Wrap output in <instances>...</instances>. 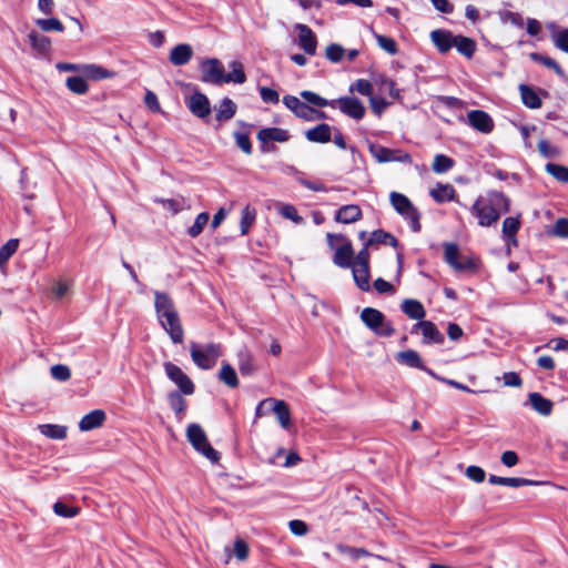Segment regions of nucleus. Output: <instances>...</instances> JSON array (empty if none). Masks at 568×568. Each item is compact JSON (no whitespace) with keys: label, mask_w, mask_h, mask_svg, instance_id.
Returning a JSON list of instances; mask_svg holds the SVG:
<instances>
[{"label":"nucleus","mask_w":568,"mask_h":568,"mask_svg":"<svg viewBox=\"0 0 568 568\" xmlns=\"http://www.w3.org/2000/svg\"><path fill=\"white\" fill-rule=\"evenodd\" d=\"M510 210V200L499 191H488L476 199L470 213L477 219L478 225L489 227L498 222L503 213Z\"/></svg>","instance_id":"1"},{"label":"nucleus","mask_w":568,"mask_h":568,"mask_svg":"<svg viewBox=\"0 0 568 568\" xmlns=\"http://www.w3.org/2000/svg\"><path fill=\"white\" fill-rule=\"evenodd\" d=\"M154 308L160 326L169 334L174 344L184 339V329L172 297L164 292L154 291Z\"/></svg>","instance_id":"2"},{"label":"nucleus","mask_w":568,"mask_h":568,"mask_svg":"<svg viewBox=\"0 0 568 568\" xmlns=\"http://www.w3.org/2000/svg\"><path fill=\"white\" fill-rule=\"evenodd\" d=\"M229 68L231 72L225 73L224 65L219 59H206L201 63V80L215 85L224 83L243 84L246 81L244 68L240 61H231Z\"/></svg>","instance_id":"3"},{"label":"nucleus","mask_w":568,"mask_h":568,"mask_svg":"<svg viewBox=\"0 0 568 568\" xmlns=\"http://www.w3.org/2000/svg\"><path fill=\"white\" fill-rule=\"evenodd\" d=\"M222 347L216 343L197 344L195 342L190 343V355L195 364L201 369H212L219 358L222 356Z\"/></svg>","instance_id":"4"},{"label":"nucleus","mask_w":568,"mask_h":568,"mask_svg":"<svg viewBox=\"0 0 568 568\" xmlns=\"http://www.w3.org/2000/svg\"><path fill=\"white\" fill-rule=\"evenodd\" d=\"M186 437L192 447L212 463H217L220 454L211 446L204 429L199 424H190Z\"/></svg>","instance_id":"5"},{"label":"nucleus","mask_w":568,"mask_h":568,"mask_svg":"<svg viewBox=\"0 0 568 568\" xmlns=\"http://www.w3.org/2000/svg\"><path fill=\"white\" fill-rule=\"evenodd\" d=\"M389 201L394 210L402 215L406 221L409 222L410 227L414 232L420 231V215L418 210L412 203V201L404 194L398 192H390Z\"/></svg>","instance_id":"6"},{"label":"nucleus","mask_w":568,"mask_h":568,"mask_svg":"<svg viewBox=\"0 0 568 568\" xmlns=\"http://www.w3.org/2000/svg\"><path fill=\"white\" fill-rule=\"evenodd\" d=\"M444 260L456 272H474L477 270V260L473 256H463L455 243L444 244Z\"/></svg>","instance_id":"7"},{"label":"nucleus","mask_w":568,"mask_h":568,"mask_svg":"<svg viewBox=\"0 0 568 568\" xmlns=\"http://www.w3.org/2000/svg\"><path fill=\"white\" fill-rule=\"evenodd\" d=\"M361 320L375 334L381 336H392L394 328L386 322L385 315L373 307H365L361 313Z\"/></svg>","instance_id":"8"},{"label":"nucleus","mask_w":568,"mask_h":568,"mask_svg":"<svg viewBox=\"0 0 568 568\" xmlns=\"http://www.w3.org/2000/svg\"><path fill=\"white\" fill-rule=\"evenodd\" d=\"M356 285L362 291L369 290V253L366 247L361 250L351 265Z\"/></svg>","instance_id":"9"},{"label":"nucleus","mask_w":568,"mask_h":568,"mask_svg":"<svg viewBox=\"0 0 568 568\" xmlns=\"http://www.w3.org/2000/svg\"><path fill=\"white\" fill-rule=\"evenodd\" d=\"M326 239H327V243L331 247H334L335 240L343 242V244L335 250L333 261L339 267H344V268L351 267V265L354 262L353 261L354 250H353L352 243L347 239H345V236L342 234L327 233Z\"/></svg>","instance_id":"10"},{"label":"nucleus","mask_w":568,"mask_h":568,"mask_svg":"<svg viewBox=\"0 0 568 568\" xmlns=\"http://www.w3.org/2000/svg\"><path fill=\"white\" fill-rule=\"evenodd\" d=\"M163 367L168 378L179 387L182 394L192 395L194 393V383L178 365L172 362H165Z\"/></svg>","instance_id":"11"},{"label":"nucleus","mask_w":568,"mask_h":568,"mask_svg":"<svg viewBox=\"0 0 568 568\" xmlns=\"http://www.w3.org/2000/svg\"><path fill=\"white\" fill-rule=\"evenodd\" d=\"M371 153L379 163L402 162L412 163V156L400 150H392L382 145H371Z\"/></svg>","instance_id":"12"},{"label":"nucleus","mask_w":568,"mask_h":568,"mask_svg":"<svg viewBox=\"0 0 568 568\" xmlns=\"http://www.w3.org/2000/svg\"><path fill=\"white\" fill-rule=\"evenodd\" d=\"M417 331L422 332L423 344H442L444 343V335L439 332L436 325L429 321H420L413 326L412 333Z\"/></svg>","instance_id":"13"},{"label":"nucleus","mask_w":568,"mask_h":568,"mask_svg":"<svg viewBox=\"0 0 568 568\" xmlns=\"http://www.w3.org/2000/svg\"><path fill=\"white\" fill-rule=\"evenodd\" d=\"M335 101L338 109L349 118L361 120L365 114L363 103L356 98H341Z\"/></svg>","instance_id":"14"},{"label":"nucleus","mask_w":568,"mask_h":568,"mask_svg":"<svg viewBox=\"0 0 568 568\" xmlns=\"http://www.w3.org/2000/svg\"><path fill=\"white\" fill-rule=\"evenodd\" d=\"M468 123L481 133H489L494 128L493 119L481 110H473L467 114Z\"/></svg>","instance_id":"15"},{"label":"nucleus","mask_w":568,"mask_h":568,"mask_svg":"<svg viewBox=\"0 0 568 568\" xmlns=\"http://www.w3.org/2000/svg\"><path fill=\"white\" fill-rule=\"evenodd\" d=\"M283 103L296 116H298L305 121H312L313 108L310 106L308 104L302 102L298 98H296L294 95H285L283 98Z\"/></svg>","instance_id":"16"},{"label":"nucleus","mask_w":568,"mask_h":568,"mask_svg":"<svg viewBox=\"0 0 568 568\" xmlns=\"http://www.w3.org/2000/svg\"><path fill=\"white\" fill-rule=\"evenodd\" d=\"M190 111L197 118H205L211 113V105L207 97L201 92H195L189 100Z\"/></svg>","instance_id":"17"},{"label":"nucleus","mask_w":568,"mask_h":568,"mask_svg":"<svg viewBox=\"0 0 568 568\" xmlns=\"http://www.w3.org/2000/svg\"><path fill=\"white\" fill-rule=\"evenodd\" d=\"M396 361L403 365L408 366V367H414V368L425 371L433 377H437L433 371H430L424 366L422 358L416 351L407 349V351L399 352L396 355Z\"/></svg>","instance_id":"18"},{"label":"nucleus","mask_w":568,"mask_h":568,"mask_svg":"<svg viewBox=\"0 0 568 568\" xmlns=\"http://www.w3.org/2000/svg\"><path fill=\"white\" fill-rule=\"evenodd\" d=\"M521 222L520 219L517 216H509L506 217L503 222V239L506 241L507 245L510 246H517V239L516 234L518 233L520 229Z\"/></svg>","instance_id":"19"},{"label":"nucleus","mask_w":568,"mask_h":568,"mask_svg":"<svg viewBox=\"0 0 568 568\" xmlns=\"http://www.w3.org/2000/svg\"><path fill=\"white\" fill-rule=\"evenodd\" d=\"M105 418V413L102 409H94L81 418L79 429L81 432H89L99 428L103 425Z\"/></svg>","instance_id":"20"},{"label":"nucleus","mask_w":568,"mask_h":568,"mask_svg":"<svg viewBox=\"0 0 568 568\" xmlns=\"http://www.w3.org/2000/svg\"><path fill=\"white\" fill-rule=\"evenodd\" d=\"M528 402L531 408L542 416H549L552 412V402L544 397L540 393H530L528 395Z\"/></svg>","instance_id":"21"},{"label":"nucleus","mask_w":568,"mask_h":568,"mask_svg":"<svg viewBox=\"0 0 568 568\" xmlns=\"http://www.w3.org/2000/svg\"><path fill=\"white\" fill-rule=\"evenodd\" d=\"M362 210L356 204H348L339 207L335 214V221L344 224L354 223L362 219Z\"/></svg>","instance_id":"22"},{"label":"nucleus","mask_w":568,"mask_h":568,"mask_svg":"<svg viewBox=\"0 0 568 568\" xmlns=\"http://www.w3.org/2000/svg\"><path fill=\"white\" fill-rule=\"evenodd\" d=\"M305 136L311 142L327 143L332 139V128L326 123H322L307 130Z\"/></svg>","instance_id":"23"},{"label":"nucleus","mask_w":568,"mask_h":568,"mask_svg":"<svg viewBox=\"0 0 568 568\" xmlns=\"http://www.w3.org/2000/svg\"><path fill=\"white\" fill-rule=\"evenodd\" d=\"M257 139L263 143L270 141L286 142L290 139V133L281 128H265L258 131Z\"/></svg>","instance_id":"24"},{"label":"nucleus","mask_w":568,"mask_h":568,"mask_svg":"<svg viewBox=\"0 0 568 568\" xmlns=\"http://www.w3.org/2000/svg\"><path fill=\"white\" fill-rule=\"evenodd\" d=\"M193 50L191 45L181 43L171 50L170 61L174 65H184L191 60Z\"/></svg>","instance_id":"25"},{"label":"nucleus","mask_w":568,"mask_h":568,"mask_svg":"<svg viewBox=\"0 0 568 568\" xmlns=\"http://www.w3.org/2000/svg\"><path fill=\"white\" fill-rule=\"evenodd\" d=\"M430 196L437 203H445L454 201L456 196V190L450 184L437 183L429 192Z\"/></svg>","instance_id":"26"},{"label":"nucleus","mask_w":568,"mask_h":568,"mask_svg":"<svg viewBox=\"0 0 568 568\" xmlns=\"http://www.w3.org/2000/svg\"><path fill=\"white\" fill-rule=\"evenodd\" d=\"M402 311L412 320L422 321L425 315L426 311L423 306V304L413 298H407L402 303Z\"/></svg>","instance_id":"27"},{"label":"nucleus","mask_w":568,"mask_h":568,"mask_svg":"<svg viewBox=\"0 0 568 568\" xmlns=\"http://www.w3.org/2000/svg\"><path fill=\"white\" fill-rule=\"evenodd\" d=\"M488 481L491 485H500V486H507L513 488L518 487H525L534 485L535 481L526 478H518V477H500L496 475H490Z\"/></svg>","instance_id":"28"},{"label":"nucleus","mask_w":568,"mask_h":568,"mask_svg":"<svg viewBox=\"0 0 568 568\" xmlns=\"http://www.w3.org/2000/svg\"><path fill=\"white\" fill-rule=\"evenodd\" d=\"M374 244H389L393 247L398 246V241L390 233L385 232L383 230L374 231L367 242L365 243V247L372 246Z\"/></svg>","instance_id":"29"},{"label":"nucleus","mask_w":568,"mask_h":568,"mask_svg":"<svg viewBox=\"0 0 568 568\" xmlns=\"http://www.w3.org/2000/svg\"><path fill=\"white\" fill-rule=\"evenodd\" d=\"M270 404L281 426L287 428L291 422V413L285 402L270 398Z\"/></svg>","instance_id":"30"},{"label":"nucleus","mask_w":568,"mask_h":568,"mask_svg":"<svg viewBox=\"0 0 568 568\" xmlns=\"http://www.w3.org/2000/svg\"><path fill=\"white\" fill-rule=\"evenodd\" d=\"M235 113L236 104L230 98H224L216 108V120L221 122L229 121Z\"/></svg>","instance_id":"31"},{"label":"nucleus","mask_w":568,"mask_h":568,"mask_svg":"<svg viewBox=\"0 0 568 568\" xmlns=\"http://www.w3.org/2000/svg\"><path fill=\"white\" fill-rule=\"evenodd\" d=\"M519 91L521 95L523 103L530 109H538L541 106L542 102L539 95L526 84L519 85Z\"/></svg>","instance_id":"32"},{"label":"nucleus","mask_w":568,"mask_h":568,"mask_svg":"<svg viewBox=\"0 0 568 568\" xmlns=\"http://www.w3.org/2000/svg\"><path fill=\"white\" fill-rule=\"evenodd\" d=\"M219 379L230 388H235L239 385L236 372L229 363L222 364L219 371Z\"/></svg>","instance_id":"33"},{"label":"nucleus","mask_w":568,"mask_h":568,"mask_svg":"<svg viewBox=\"0 0 568 568\" xmlns=\"http://www.w3.org/2000/svg\"><path fill=\"white\" fill-rule=\"evenodd\" d=\"M40 433L52 439H64L67 437V427L61 425H53V424H43L39 425Z\"/></svg>","instance_id":"34"},{"label":"nucleus","mask_w":568,"mask_h":568,"mask_svg":"<svg viewBox=\"0 0 568 568\" xmlns=\"http://www.w3.org/2000/svg\"><path fill=\"white\" fill-rule=\"evenodd\" d=\"M168 399H169L170 407L175 413V415L179 417V419H181L186 409L185 399L178 392H171L168 396Z\"/></svg>","instance_id":"35"},{"label":"nucleus","mask_w":568,"mask_h":568,"mask_svg":"<svg viewBox=\"0 0 568 568\" xmlns=\"http://www.w3.org/2000/svg\"><path fill=\"white\" fill-rule=\"evenodd\" d=\"M256 217V210L250 205H246L241 215V234L246 235L250 231V227L254 223Z\"/></svg>","instance_id":"36"},{"label":"nucleus","mask_w":568,"mask_h":568,"mask_svg":"<svg viewBox=\"0 0 568 568\" xmlns=\"http://www.w3.org/2000/svg\"><path fill=\"white\" fill-rule=\"evenodd\" d=\"M18 247L19 241L17 239H10L0 247V270L4 267L6 263L17 252Z\"/></svg>","instance_id":"37"},{"label":"nucleus","mask_w":568,"mask_h":568,"mask_svg":"<svg viewBox=\"0 0 568 568\" xmlns=\"http://www.w3.org/2000/svg\"><path fill=\"white\" fill-rule=\"evenodd\" d=\"M455 47L459 53L467 58H471L475 50L476 43L471 38H454Z\"/></svg>","instance_id":"38"},{"label":"nucleus","mask_w":568,"mask_h":568,"mask_svg":"<svg viewBox=\"0 0 568 568\" xmlns=\"http://www.w3.org/2000/svg\"><path fill=\"white\" fill-rule=\"evenodd\" d=\"M301 97L307 103L314 104V105L320 106V108H324V106L335 108L336 106V101H333V100L328 101V100L320 97L317 93L312 92V91H302L301 92Z\"/></svg>","instance_id":"39"},{"label":"nucleus","mask_w":568,"mask_h":568,"mask_svg":"<svg viewBox=\"0 0 568 568\" xmlns=\"http://www.w3.org/2000/svg\"><path fill=\"white\" fill-rule=\"evenodd\" d=\"M28 42L34 55H45L50 49L49 38H28Z\"/></svg>","instance_id":"40"},{"label":"nucleus","mask_w":568,"mask_h":568,"mask_svg":"<svg viewBox=\"0 0 568 568\" xmlns=\"http://www.w3.org/2000/svg\"><path fill=\"white\" fill-rule=\"evenodd\" d=\"M545 170L548 174L554 176L557 181L562 183H568V168L556 164V163H547Z\"/></svg>","instance_id":"41"},{"label":"nucleus","mask_w":568,"mask_h":568,"mask_svg":"<svg viewBox=\"0 0 568 568\" xmlns=\"http://www.w3.org/2000/svg\"><path fill=\"white\" fill-rule=\"evenodd\" d=\"M530 58L531 60L544 64L546 68L554 70L559 77H565L562 68L554 59L542 55L540 53H531Z\"/></svg>","instance_id":"42"},{"label":"nucleus","mask_w":568,"mask_h":568,"mask_svg":"<svg viewBox=\"0 0 568 568\" xmlns=\"http://www.w3.org/2000/svg\"><path fill=\"white\" fill-rule=\"evenodd\" d=\"M454 166V160L444 154H437L434 158L432 170L435 173H445Z\"/></svg>","instance_id":"43"},{"label":"nucleus","mask_w":568,"mask_h":568,"mask_svg":"<svg viewBox=\"0 0 568 568\" xmlns=\"http://www.w3.org/2000/svg\"><path fill=\"white\" fill-rule=\"evenodd\" d=\"M65 85L71 92L77 94H84L89 90L87 81L81 77H69Z\"/></svg>","instance_id":"44"},{"label":"nucleus","mask_w":568,"mask_h":568,"mask_svg":"<svg viewBox=\"0 0 568 568\" xmlns=\"http://www.w3.org/2000/svg\"><path fill=\"white\" fill-rule=\"evenodd\" d=\"M209 220H210V215H209V213H207V212H202V213H200V214L196 216V219H195V221H194L193 225L189 227V230H187V234H189L191 237H196V236H199V235L202 233V231H203L204 226L207 224Z\"/></svg>","instance_id":"45"},{"label":"nucleus","mask_w":568,"mask_h":568,"mask_svg":"<svg viewBox=\"0 0 568 568\" xmlns=\"http://www.w3.org/2000/svg\"><path fill=\"white\" fill-rule=\"evenodd\" d=\"M37 24L43 32H63L64 28L62 23L55 18L39 19Z\"/></svg>","instance_id":"46"},{"label":"nucleus","mask_w":568,"mask_h":568,"mask_svg":"<svg viewBox=\"0 0 568 568\" xmlns=\"http://www.w3.org/2000/svg\"><path fill=\"white\" fill-rule=\"evenodd\" d=\"M325 57L331 62L337 63L345 57V49L337 43H332L326 48Z\"/></svg>","instance_id":"47"},{"label":"nucleus","mask_w":568,"mask_h":568,"mask_svg":"<svg viewBox=\"0 0 568 568\" xmlns=\"http://www.w3.org/2000/svg\"><path fill=\"white\" fill-rule=\"evenodd\" d=\"M79 510L80 509L78 507H70L61 501H57L53 505V511L55 513V515L64 518H72L77 516L79 514Z\"/></svg>","instance_id":"48"},{"label":"nucleus","mask_w":568,"mask_h":568,"mask_svg":"<svg viewBox=\"0 0 568 568\" xmlns=\"http://www.w3.org/2000/svg\"><path fill=\"white\" fill-rule=\"evenodd\" d=\"M381 92L388 93L393 99H399V91L395 87V82L388 78L381 77L378 79Z\"/></svg>","instance_id":"49"},{"label":"nucleus","mask_w":568,"mask_h":568,"mask_svg":"<svg viewBox=\"0 0 568 568\" xmlns=\"http://www.w3.org/2000/svg\"><path fill=\"white\" fill-rule=\"evenodd\" d=\"M278 212L283 217L288 219L296 224L303 223V217L298 215L297 210L291 204H281Z\"/></svg>","instance_id":"50"},{"label":"nucleus","mask_w":568,"mask_h":568,"mask_svg":"<svg viewBox=\"0 0 568 568\" xmlns=\"http://www.w3.org/2000/svg\"><path fill=\"white\" fill-rule=\"evenodd\" d=\"M82 69L83 73L95 80L105 79L110 75V73L106 70L94 64L82 65Z\"/></svg>","instance_id":"51"},{"label":"nucleus","mask_w":568,"mask_h":568,"mask_svg":"<svg viewBox=\"0 0 568 568\" xmlns=\"http://www.w3.org/2000/svg\"><path fill=\"white\" fill-rule=\"evenodd\" d=\"M296 44L310 55H314L316 53V38H297Z\"/></svg>","instance_id":"52"},{"label":"nucleus","mask_w":568,"mask_h":568,"mask_svg":"<svg viewBox=\"0 0 568 568\" xmlns=\"http://www.w3.org/2000/svg\"><path fill=\"white\" fill-rule=\"evenodd\" d=\"M239 369L242 375H251L254 372L252 358L247 353L240 354Z\"/></svg>","instance_id":"53"},{"label":"nucleus","mask_w":568,"mask_h":568,"mask_svg":"<svg viewBox=\"0 0 568 568\" xmlns=\"http://www.w3.org/2000/svg\"><path fill=\"white\" fill-rule=\"evenodd\" d=\"M236 145L246 154L252 153V144L247 133L235 132L234 133Z\"/></svg>","instance_id":"54"},{"label":"nucleus","mask_w":568,"mask_h":568,"mask_svg":"<svg viewBox=\"0 0 568 568\" xmlns=\"http://www.w3.org/2000/svg\"><path fill=\"white\" fill-rule=\"evenodd\" d=\"M51 375L54 379L64 382L70 378L71 372L68 366L58 364L51 367Z\"/></svg>","instance_id":"55"},{"label":"nucleus","mask_w":568,"mask_h":568,"mask_svg":"<svg viewBox=\"0 0 568 568\" xmlns=\"http://www.w3.org/2000/svg\"><path fill=\"white\" fill-rule=\"evenodd\" d=\"M377 44L388 54L397 53V43L394 38H376Z\"/></svg>","instance_id":"56"},{"label":"nucleus","mask_w":568,"mask_h":568,"mask_svg":"<svg viewBox=\"0 0 568 568\" xmlns=\"http://www.w3.org/2000/svg\"><path fill=\"white\" fill-rule=\"evenodd\" d=\"M435 47L438 49L439 52L446 53L448 52L453 47H455V40L454 38H432Z\"/></svg>","instance_id":"57"},{"label":"nucleus","mask_w":568,"mask_h":568,"mask_svg":"<svg viewBox=\"0 0 568 568\" xmlns=\"http://www.w3.org/2000/svg\"><path fill=\"white\" fill-rule=\"evenodd\" d=\"M466 476L475 483H481L485 480V470L478 466H468L466 468Z\"/></svg>","instance_id":"58"},{"label":"nucleus","mask_w":568,"mask_h":568,"mask_svg":"<svg viewBox=\"0 0 568 568\" xmlns=\"http://www.w3.org/2000/svg\"><path fill=\"white\" fill-rule=\"evenodd\" d=\"M351 90H355L357 91L359 94L362 95H365V97H371L372 95V91H373V88H372V84L367 81V80H364V79H359L357 80L352 87H351Z\"/></svg>","instance_id":"59"},{"label":"nucleus","mask_w":568,"mask_h":568,"mask_svg":"<svg viewBox=\"0 0 568 568\" xmlns=\"http://www.w3.org/2000/svg\"><path fill=\"white\" fill-rule=\"evenodd\" d=\"M234 555L235 557L244 561L248 556V546L243 539H236L234 542Z\"/></svg>","instance_id":"60"},{"label":"nucleus","mask_w":568,"mask_h":568,"mask_svg":"<svg viewBox=\"0 0 568 568\" xmlns=\"http://www.w3.org/2000/svg\"><path fill=\"white\" fill-rule=\"evenodd\" d=\"M260 95L265 103H277L280 101L278 93L267 87L260 88Z\"/></svg>","instance_id":"61"},{"label":"nucleus","mask_w":568,"mask_h":568,"mask_svg":"<svg viewBox=\"0 0 568 568\" xmlns=\"http://www.w3.org/2000/svg\"><path fill=\"white\" fill-rule=\"evenodd\" d=\"M144 103L152 112H155V113L161 112V105H160L158 97L154 92L146 91L145 97H144Z\"/></svg>","instance_id":"62"},{"label":"nucleus","mask_w":568,"mask_h":568,"mask_svg":"<svg viewBox=\"0 0 568 568\" xmlns=\"http://www.w3.org/2000/svg\"><path fill=\"white\" fill-rule=\"evenodd\" d=\"M156 202L161 203L164 209L171 211L173 214L183 210V205L174 199H159Z\"/></svg>","instance_id":"63"},{"label":"nucleus","mask_w":568,"mask_h":568,"mask_svg":"<svg viewBox=\"0 0 568 568\" xmlns=\"http://www.w3.org/2000/svg\"><path fill=\"white\" fill-rule=\"evenodd\" d=\"M503 381L506 386L510 387H519L523 384L520 376L515 372L505 373Z\"/></svg>","instance_id":"64"}]
</instances>
